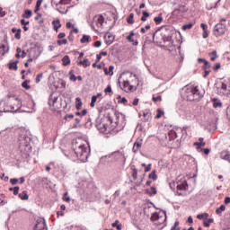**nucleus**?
Masks as SVG:
<instances>
[{
    "label": "nucleus",
    "mask_w": 230,
    "mask_h": 230,
    "mask_svg": "<svg viewBox=\"0 0 230 230\" xmlns=\"http://www.w3.org/2000/svg\"><path fill=\"white\" fill-rule=\"evenodd\" d=\"M73 148L78 159L83 163H85L89 157V152H91V149H89V144L79 138L74 141Z\"/></svg>",
    "instance_id": "f257e3e1"
},
{
    "label": "nucleus",
    "mask_w": 230,
    "mask_h": 230,
    "mask_svg": "<svg viewBox=\"0 0 230 230\" xmlns=\"http://www.w3.org/2000/svg\"><path fill=\"white\" fill-rule=\"evenodd\" d=\"M183 96L188 102H195L204 96V91L199 90L197 86L190 85L186 88Z\"/></svg>",
    "instance_id": "f03ea898"
},
{
    "label": "nucleus",
    "mask_w": 230,
    "mask_h": 230,
    "mask_svg": "<svg viewBox=\"0 0 230 230\" xmlns=\"http://www.w3.org/2000/svg\"><path fill=\"white\" fill-rule=\"evenodd\" d=\"M42 51H44L42 47L39 43H35L29 50V57H31V58L37 59L39 57H40Z\"/></svg>",
    "instance_id": "7ed1b4c3"
},
{
    "label": "nucleus",
    "mask_w": 230,
    "mask_h": 230,
    "mask_svg": "<svg viewBox=\"0 0 230 230\" xmlns=\"http://www.w3.org/2000/svg\"><path fill=\"white\" fill-rule=\"evenodd\" d=\"M215 89L217 94L224 96V94H227V84L224 81H219L215 84Z\"/></svg>",
    "instance_id": "20e7f679"
},
{
    "label": "nucleus",
    "mask_w": 230,
    "mask_h": 230,
    "mask_svg": "<svg viewBox=\"0 0 230 230\" xmlns=\"http://www.w3.org/2000/svg\"><path fill=\"white\" fill-rule=\"evenodd\" d=\"M226 31L227 27L226 24L219 22L214 27V35H216V37H220V35H224Z\"/></svg>",
    "instance_id": "39448f33"
},
{
    "label": "nucleus",
    "mask_w": 230,
    "mask_h": 230,
    "mask_svg": "<svg viewBox=\"0 0 230 230\" xmlns=\"http://www.w3.org/2000/svg\"><path fill=\"white\" fill-rule=\"evenodd\" d=\"M105 157H109V159H114L115 161H121V159H124V161H127V158H125V153L121 151H115L111 155H106Z\"/></svg>",
    "instance_id": "423d86ee"
},
{
    "label": "nucleus",
    "mask_w": 230,
    "mask_h": 230,
    "mask_svg": "<svg viewBox=\"0 0 230 230\" xmlns=\"http://www.w3.org/2000/svg\"><path fill=\"white\" fill-rule=\"evenodd\" d=\"M34 230H48V226H46V219L39 217L36 220Z\"/></svg>",
    "instance_id": "0eeeda50"
},
{
    "label": "nucleus",
    "mask_w": 230,
    "mask_h": 230,
    "mask_svg": "<svg viewBox=\"0 0 230 230\" xmlns=\"http://www.w3.org/2000/svg\"><path fill=\"white\" fill-rule=\"evenodd\" d=\"M141 146H143V138H137L133 146L134 154H137L141 150Z\"/></svg>",
    "instance_id": "6e6552de"
},
{
    "label": "nucleus",
    "mask_w": 230,
    "mask_h": 230,
    "mask_svg": "<svg viewBox=\"0 0 230 230\" xmlns=\"http://www.w3.org/2000/svg\"><path fill=\"white\" fill-rule=\"evenodd\" d=\"M93 22L96 27L102 29L103 28V22H105V19L103 16H95L93 19Z\"/></svg>",
    "instance_id": "1a4fd4ad"
},
{
    "label": "nucleus",
    "mask_w": 230,
    "mask_h": 230,
    "mask_svg": "<svg viewBox=\"0 0 230 230\" xmlns=\"http://www.w3.org/2000/svg\"><path fill=\"white\" fill-rule=\"evenodd\" d=\"M104 40L105 43L108 46H111V44H112V42H114V35H112L111 33L108 32L104 35Z\"/></svg>",
    "instance_id": "9d476101"
},
{
    "label": "nucleus",
    "mask_w": 230,
    "mask_h": 230,
    "mask_svg": "<svg viewBox=\"0 0 230 230\" xmlns=\"http://www.w3.org/2000/svg\"><path fill=\"white\" fill-rule=\"evenodd\" d=\"M134 89V85L130 84L128 80L123 81V91L128 93V91H132Z\"/></svg>",
    "instance_id": "9b49d317"
},
{
    "label": "nucleus",
    "mask_w": 230,
    "mask_h": 230,
    "mask_svg": "<svg viewBox=\"0 0 230 230\" xmlns=\"http://www.w3.org/2000/svg\"><path fill=\"white\" fill-rule=\"evenodd\" d=\"M156 44H163V42H166V37L163 35V32L155 36V41Z\"/></svg>",
    "instance_id": "f8f14e48"
},
{
    "label": "nucleus",
    "mask_w": 230,
    "mask_h": 230,
    "mask_svg": "<svg viewBox=\"0 0 230 230\" xmlns=\"http://www.w3.org/2000/svg\"><path fill=\"white\" fill-rule=\"evenodd\" d=\"M16 58H26V51L22 50L21 48H17L16 49V55H15Z\"/></svg>",
    "instance_id": "ddd939ff"
},
{
    "label": "nucleus",
    "mask_w": 230,
    "mask_h": 230,
    "mask_svg": "<svg viewBox=\"0 0 230 230\" xmlns=\"http://www.w3.org/2000/svg\"><path fill=\"white\" fill-rule=\"evenodd\" d=\"M220 157L225 161H228L230 163V152L229 151H222L220 154Z\"/></svg>",
    "instance_id": "4468645a"
},
{
    "label": "nucleus",
    "mask_w": 230,
    "mask_h": 230,
    "mask_svg": "<svg viewBox=\"0 0 230 230\" xmlns=\"http://www.w3.org/2000/svg\"><path fill=\"white\" fill-rule=\"evenodd\" d=\"M52 24H53V30H54L55 31H58V29H59V28H62V23H60V21H59L58 19L54 20V21L52 22Z\"/></svg>",
    "instance_id": "2eb2a0df"
},
{
    "label": "nucleus",
    "mask_w": 230,
    "mask_h": 230,
    "mask_svg": "<svg viewBox=\"0 0 230 230\" xmlns=\"http://www.w3.org/2000/svg\"><path fill=\"white\" fill-rule=\"evenodd\" d=\"M177 190H179L180 191H184L186 190H188V183H186V181H184L183 182L178 184L176 186Z\"/></svg>",
    "instance_id": "dca6fc26"
},
{
    "label": "nucleus",
    "mask_w": 230,
    "mask_h": 230,
    "mask_svg": "<svg viewBox=\"0 0 230 230\" xmlns=\"http://www.w3.org/2000/svg\"><path fill=\"white\" fill-rule=\"evenodd\" d=\"M152 119V113L146 111L143 113L142 121H150Z\"/></svg>",
    "instance_id": "f3484780"
},
{
    "label": "nucleus",
    "mask_w": 230,
    "mask_h": 230,
    "mask_svg": "<svg viewBox=\"0 0 230 230\" xmlns=\"http://www.w3.org/2000/svg\"><path fill=\"white\" fill-rule=\"evenodd\" d=\"M212 102H213L214 109H218V108L222 107V102H220V100H218V99H212Z\"/></svg>",
    "instance_id": "a211bd4d"
},
{
    "label": "nucleus",
    "mask_w": 230,
    "mask_h": 230,
    "mask_svg": "<svg viewBox=\"0 0 230 230\" xmlns=\"http://www.w3.org/2000/svg\"><path fill=\"white\" fill-rule=\"evenodd\" d=\"M78 66H83L84 67H89L91 66V62L88 58H84L83 61L78 62Z\"/></svg>",
    "instance_id": "6ab92c4d"
},
{
    "label": "nucleus",
    "mask_w": 230,
    "mask_h": 230,
    "mask_svg": "<svg viewBox=\"0 0 230 230\" xmlns=\"http://www.w3.org/2000/svg\"><path fill=\"white\" fill-rule=\"evenodd\" d=\"M62 62H63V66H69V64H71V58H69V56H65L62 58Z\"/></svg>",
    "instance_id": "aec40b11"
},
{
    "label": "nucleus",
    "mask_w": 230,
    "mask_h": 230,
    "mask_svg": "<svg viewBox=\"0 0 230 230\" xmlns=\"http://www.w3.org/2000/svg\"><path fill=\"white\" fill-rule=\"evenodd\" d=\"M75 102V108L77 109V111H80V109H82V105H84V103L82 102V99L80 97H76Z\"/></svg>",
    "instance_id": "412c9836"
},
{
    "label": "nucleus",
    "mask_w": 230,
    "mask_h": 230,
    "mask_svg": "<svg viewBox=\"0 0 230 230\" xmlns=\"http://www.w3.org/2000/svg\"><path fill=\"white\" fill-rule=\"evenodd\" d=\"M58 97H55L52 101V107L54 111H57V109H60V106L58 105Z\"/></svg>",
    "instance_id": "4be33fe9"
},
{
    "label": "nucleus",
    "mask_w": 230,
    "mask_h": 230,
    "mask_svg": "<svg viewBox=\"0 0 230 230\" xmlns=\"http://www.w3.org/2000/svg\"><path fill=\"white\" fill-rule=\"evenodd\" d=\"M19 197L22 200H28L29 196H28V191L24 190L22 193L19 194Z\"/></svg>",
    "instance_id": "5701e85b"
},
{
    "label": "nucleus",
    "mask_w": 230,
    "mask_h": 230,
    "mask_svg": "<svg viewBox=\"0 0 230 230\" xmlns=\"http://www.w3.org/2000/svg\"><path fill=\"white\" fill-rule=\"evenodd\" d=\"M147 195H150L152 197V195H157V189H155V187H151L150 190H146Z\"/></svg>",
    "instance_id": "b1692460"
},
{
    "label": "nucleus",
    "mask_w": 230,
    "mask_h": 230,
    "mask_svg": "<svg viewBox=\"0 0 230 230\" xmlns=\"http://www.w3.org/2000/svg\"><path fill=\"white\" fill-rule=\"evenodd\" d=\"M18 63H19V61H14V62L9 63V69L17 71V64Z\"/></svg>",
    "instance_id": "393cba45"
},
{
    "label": "nucleus",
    "mask_w": 230,
    "mask_h": 230,
    "mask_svg": "<svg viewBox=\"0 0 230 230\" xmlns=\"http://www.w3.org/2000/svg\"><path fill=\"white\" fill-rule=\"evenodd\" d=\"M90 41H91V36L89 35H84L80 40L81 44H85V42H90Z\"/></svg>",
    "instance_id": "a878e982"
},
{
    "label": "nucleus",
    "mask_w": 230,
    "mask_h": 230,
    "mask_svg": "<svg viewBox=\"0 0 230 230\" xmlns=\"http://www.w3.org/2000/svg\"><path fill=\"white\" fill-rule=\"evenodd\" d=\"M165 137H169L170 140L172 139H176L177 137V133L175 131H170L168 133V136H165Z\"/></svg>",
    "instance_id": "bb28decb"
},
{
    "label": "nucleus",
    "mask_w": 230,
    "mask_h": 230,
    "mask_svg": "<svg viewBox=\"0 0 230 230\" xmlns=\"http://www.w3.org/2000/svg\"><path fill=\"white\" fill-rule=\"evenodd\" d=\"M155 24H161L163 22V13H160L158 16L154 18Z\"/></svg>",
    "instance_id": "cd10ccee"
},
{
    "label": "nucleus",
    "mask_w": 230,
    "mask_h": 230,
    "mask_svg": "<svg viewBox=\"0 0 230 230\" xmlns=\"http://www.w3.org/2000/svg\"><path fill=\"white\" fill-rule=\"evenodd\" d=\"M111 226L116 227L118 230H121L122 227L121 224H119V220H115V222L111 224Z\"/></svg>",
    "instance_id": "c85d7f7f"
},
{
    "label": "nucleus",
    "mask_w": 230,
    "mask_h": 230,
    "mask_svg": "<svg viewBox=\"0 0 230 230\" xmlns=\"http://www.w3.org/2000/svg\"><path fill=\"white\" fill-rule=\"evenodd\" d=\"M31 15H33V12H31V10H25V13L22 15V17H24L25 19H30Z\"/></svg>",
    "instance_id": "c756f323"
},
{
    "label": "nucleus",
    "mask_w": 230,
    "mask_h": 230,
    "mask_svg": "<svg viewBox=\"0 0 230 230\" xmlns=\"http://www.w3.org/2000/svg\"><path fill=\"white\" fill-rule=\"evenodd\" d=\"M222 211H226V205H221L216 209L217 215H222Z\"/></svg>",
    "instance_id": "7c9ffc66"
},
{
    "label": "nucleus",
    "mask_w": 230,
    "mask_h": 230,
    "mask_svg": "<svg viewBox=\"0 0 230 230\" xmlns=\"http://www.w3.org/2000/svg\"><path fill=\"white\" fill-rule=\"evenodd\" d=\"M147 17H150V13H148L146 11H143L141 21H143V22H145V21H146Z\"/></svg>",
    "instance_id": "2f4dec72"
},
{
    "label": "nucleus",
    "mask_w": 230,
    "mask_h": 230,
    "mask_svg": "<svg viewBox=\"0 0 230 230\" xmlns=\"http://www.w3.org/2000/svg\"><path fill=\"white\" fill-rule=\"evenodd\" d=\"M69 76V80L71 82H75L76 80V75H75V70H70Z\"/></svg>",
    "instance_id": "473e14b6"
},
{
    "label": "nucleus",
    "mask_w": 230,
    "mask_h": 230,
    "mask_svg": "<svg viewBox=\"0 0 230 230\" xmlns=\"http://www.w3.org/2000/svg\"><path fill=\"white\" fill-rule=\"evenodd\" d=\"M194 146H197L198 150H200V148L206 146V142H196Z\"/></svg>",
    "instance_id": "72a5a7b5"
},
{
    "label": "nucleus",
    "mask_w": 230,
    "mask_h": 230,
    "mask_svg": "<svg viewBox=\"0 0 230 230\" xmlns=\"http://www.w3.org/2000/svg\"><path fill=\"white\" fill-rule=\"evenodd\" d=\"M161 218V217H159V214L158 213H154L152 216H151V220L152 222H157V220H159Z\"/></svg>",
    "instance_id": "f704fd0d"
},
{
    "label": "nucleus",
    "mask_w": 230,
    "mask_h": 230,
    "mask_svg": "<svg viewBox=\"0 0 230 230\" xmlns=\"http://www.w3.org/2000/svg\"><path fill=\"white\" fill-rule=\"evenodd\" d=\"M127 22H128V24H134V13H131L129 14V16L128 17Z\"/></svg>",
    "instance_id": "c9c22d12"
},
{
    "label": "nucleus",
    "mask_w": 230,
    "mask_h": 230,
    "mask_svg": "<svg viewBox=\"0 0 230 230\" xmlns=\"http://www.w3.org/2000/svg\"><path fill=\"white\" fill-rule=\"evenodd\" d=\"M149 179H152L153 181H157V174L155 170L152 171V172L149 174Z\"/></svg>",
    "instance_id": "e433bc0d"
},
{
    "label": "nucleus",
    "mask_w": 230,
    "mask_h": 230,
    "mask_svg": "<svg viewBox=\"0 0 230 230\" xmlns=\"http://www.w3.org/2000/svg\"><path fill=\"white\" fill-rule=\"evenodd\" d=\"M96 102H98V96L93 95V96L92 97V102H91V103H90V106H91V107H94Z\"/></svg>",
    "instance_id": "4c0bfd02"
},
{
    "label": "nucleus",
    "mask_w": 230,
    "mask_h": 230,
    "mask_svg": "<svg viewBox=\"0 0 230 230\" xmlns=\"http://www.w3.org/2000/svg\"><path fill=\"white\" fill-rule=\"evenodd\" d=\"M163 116H164V111L158 109L157 110V114L155 116L156 119H159L160 118H163Z\"/></svg>",
    "instance_id": "58836bf2"
},
{
    "label": "nucleus",
    "mask_w": 230,
    "mask_h": 230,
    "mask_svg": "<svg viewBox=\"0 0 230 230\" xmlns=\"http://www.w3.org/2000/svg\"><path fill=\"white\" fill-rule=\"evenodd\" d=\"M208 217H209V214L204 213V214H199V215L197 216V218H199V220H202V219H204V218H208Z\"/></svg>",
    "instance_id": "ea45409f"
},
{
    "label": "nucleus",
    "mask_w": 230,
    "mask_h": 230,
    "mask_svg": "<svg viewBox=\"0 0 230 230\" xmlns=\"http://www.w3.org/2000/svg\"><path fill=\"white\" fill-rule=\"evenodd\" d=\"M193 28V23H188L185 24L181 27V30L186 31V30H191Z\"/></svg>",
    "instance_id": "a19ab883"
},
{
    "label": "nucleus",
    "mask_w": 230,
    "mask_h": 230,
    "mask_svg": "<svg viewBox=\"0 0 230 230\" xmlns=\"http://www.w3.org/2000/svg\"><path fill=\"white\" fill-rule=\"evenodd\" d=\"M203 69H204V71H206L208 69H211V64L208 63V60L204 62Z\"/></svg>",
    "instance_id": "79ce46f5"
},
{
    "label": "nucleus",
    "mask_w": 230,
    "mask_h": 230,
    "mask_svg": "<svg viewBox=\"0 0 230 230\" xmlns=\"http://www.w3.org/2000/svg\"><path fill=\"white\" fill-rule=\"evenodd\" d=\"M213 222H214V219H213V218L208 219L207 221L204 222L205 227H209V226H210L211 224H213Z\"/></svg>",
    "instance_id": "37998d69"
},
{
    "label": "nucleus",
    "mask_w": 230,
    "mask_h": 230,
    "mask_svg": "<svg viewBox=\"0 0 230 230\" xmlns=\"http://www.w3.org/2000/svg\"><path fill=\"white\" fill-rule=\"evenodd\" d=\"M67 192H65L63 195V200H65V202H71V198L69 196H67Z\"/></svg>",
    "instance_id": "c03bdc74"
},
{
    "label": "nucleus",
    "mask_w": 230,
    "mask_h": 230,
    "mask_svg": "<svg viewBox=\"0 0 230 230\" xmlns=\"http://www.w3.org/2000/svg\"><path fill=\"white\" fill-rule=\"evenodd\" d=\"M172 30H173V28L170 25L162 27V31H172Z\"/></svg>",
    "instance_id": "a18cd8bd"
},
{
    "label": "nucleus",
    "mask_w": 230,
    "mask_h": 230,
    "mask_svg": "<svg viewBox=\"0 0 230 230\" xmlns=\"http://www.w3.org/2000/svg\"><path fill=\"white\" fill-rule=\"evenodd\" d=\"M21 29L17 30V32L14 34V39H16L17 40H21Z\"/></svg>",
    "instance_id": "49530a36"
},
{
    "label": "nucleus",
    "mask_w": 230,
    "mask_h": 230,
    "mask_svg": "<svg viewBox=\"0 0 230 230\" xmlns=\"http://www.w3.org/2000/svg\"><path fill=\"white\" fill-rule=\"evenodd\" d=\"M57 42H58V46H64V45L67 44V40H66V39L58 40Z\"/></svg>",
    "instance_id": "de8ad7c7"
},
{
    "label": "nucleus",
    "mask_w": 230,
    "mask_h": 230,
    "mask_svg": "<svg viewBox=\"0 0 230 230\" xmlns=\"http://www.w3.org/2000/svg\"><path fill=\"white\" fill-rule=\"evenodd\" d=\"M1 49L3 50L2 55H4V53H8V49L6 48V46L4 45L0 46V50Z\"/></svg>",
    "instance_id": "09e8293b"
},
{
    "label": "nucleus",
    "mask_w": 230,
    "mask_h": 230,
    "mask_svg": "<svg viewBox=\"0 0 230 230\" xmlns=\"http://www.w3.org/2000/svg\"><path fill=\"white\" fill-rule=\"evenodd\" d=\"M42 76H43L42 73L37 75V76H36V84H39L40 82V78H42Z\"/></svg>",
    "instance_id": "8fccbe9b"
},
{
    "label": "nucleus",
    "mask_w": 230,
    "mask_h": 230,
    "mask_svg": "<svg viewBox=\"0 0 230 230\" xmlns=\"http://www.w3.org/2000/svg\"><path fill=\"white\" fill-rule=\"evenodd\" d=\"M66 26L68 30H70V28H75V24H73L71 22H67Z\"/></svg>",
    "instance_id": "3c124183"
},
{
    "label": "nucleus",
    "mask_w": 230,
    "mask_h": 230,
    "mask_svg": "<svg viewBox=\"0 0 230 230\" xmlns=\"http://www.w3.org/2000/svg\"><path fill=\"white\" fill-rule=\"evenodd\" d=\"M19 190H20L19 186L14 187L13 190V195H19Z\"/></svg>",
    "instance_id": "603ef678"
},
{
    "label": "nucleus",
    "mask_w": 230,
    "mask_h": 230,
    "mask_svg": "<svg viewBox=\"0 0 230 230\" xmlns=\"http://www.w3.org/2000/svg\"><path fill=\"white\" fill-rule=\"evenodd\" d=\"M162 100H163V98L161 97V95L153 97V102H161Z\"/></svg>",
    "instance_id": "864d4df0"
},
{
    "label": "nucleus",
    "mask_w": 230,
    "mask_h": 230,
    "mask_svg": "<svg viewBox=\"0 0 230 230\" xmlns=\"http://www.w3.org/2000/svg\"><path fill=\"white\" fill-rule=\"evenodd\" d=\"M11 184L15 185L17 182H19V180L17 178H13L10 180Z\"/></svg>",
    "instance_id": "5fc2aeb1"
},
{
    "label": "nucleus",
    "mask_w": 230,
    "mask_h": 230,
    "mask_svg": "<svg viewBox=\"0 0 230 230\" xmlns=\"http://www.w3.org/2000/svg\"><path fill=\"white\" fill-rule=\"evenodd\" d=\"M220 67H222L220 63H217L216 66L213 67V69H214V71H218V69H220Z\"/></svg>",
    "instance_id": "6e6d98bb"
},
{
    "label": "nucleus",
    "mask_w": 230,
    "mask_h": 230,
    "mask_svg": "<svg viewBox=\"0 0 230 230\" xmlns=\"http://www.w3.org/2000/svg\"><path fill=\"white\" fill-rule=\"evenodd\" d=\"M112 71H114V66H110L109 73H110L111 76H112V75H114V72H112Z\"/></svg>",
    "instance_id": "4d7b16f0"
},
{
    "label": "nucleus",
    "mask_w": 230,
    "mask_h": 230,
    "mask_svg": "<svg viewBox=\"0 0 230 230\" xmlns=\"http://www.w3.org/2000/svg\"><path fill=\"white\" fill-rule=\"evenodd\" d=\"M104 93H112V88L111 87V85H108V86L104 89Z\"/></svg>",
    "instance_id": "13d9d810"
},
{
    "label": "nucleus",
    "mask_w": 230,
    "mask_h": 230,
    "mask_svg": "<svg viewBox=\"0 0 230 230\" xmlns=\"http://www.w3.org/2000/svg\"><path fill=\"white\" fill-rule=\"evenodd\" d=\"M209 37V32L208 31H203V39H208Z\"/></svg>",
    "instance_id": "bf43d9fd"
},
{
    "label": "nucleus",
    "mask_w": 230,
    "mask_h": 230,
    "mask_svg": "<svg viewBox=\"0 0 230 230\" xmlns=\"http://www.w3.org/2000/svg\"><path fill=\"white\" fill-rule=\"evenodd\" d=\"M22 86L24 89H30V85H28V82H26V81L22 84Z\"/></svg>",
    "instance_id": "052dcab7"
},
{
    "label": "nucleus",
    "mask_w": 230,
    "mask_h": 230,
    "mask_svg": "<svg viewBox=\"0 0 230 230\" xmlns=\"http://www.w3.org/2000/svg\"><path fill=\"white\" fill-rule=\"evenodd\" d=\"M200 26H201L203 31H208V25L206 23H201Z\"/></svg>",
    "instance_id": "680f3d73"
},
{
    "label": "nucleus",
    "mask_w": 230,
    "mask_h": 230,
    "mask_svg": "<svg viewBox=\"0 0 230 230\" xmlns=\"http://www.w3.org/2000/svg\"><path fill=\"white\" fill-rule=\"evenodd\" d=\"M150 170H152V164H149L145 168V172L146 173V172H150Z\"/></svg>",
    "instance_id": "e2e57ef3"
},
{
    "label": "nucleus",
    "mask_w": 230,
    "mask_h": 230,
    "mask_svg": "<svg viewBox=\"0 0 230 230\" xmlns=\"http://www.w3.org/2000/svg\"><path fill=\"white\" fill-rule=\"evenodd\" d=\"M75 39V37L73 36V31H70V33L68 35V40H70L72 42V40Z\"/></svg>",
    "instance_id": "0e129e2a"
},
{
    "label": "nucleus",
    "mask_w": 230,
    "mask_h": 230,
    "mask_svg": "<svg viewBox=\"0 0 230 230\" xmlns=\"http://www.w3.org/2000/svg\"><path fill=\"white\" fill-rule=\"evenodd\" d=\"M66 37V34L64 32H60L58 35V39H64Z\"/></svg>",
    "instance_id": "69168bd1"
},
{
    "label": "nucleus",
    "mask_w": 230,
    "mask_h": 230,
    "mask_svg": "<svg viewBox=\"0 0 230 230\" xmlns=\"http://www.w3.org/2000/svg\"><path fill=\"white\" fill-rule=\"evenodd\" d=\"M178 226H179V221H175L174 226L172 227L171 230H175Z\"/></svg>",
    "instance_id": "338daca9"
},
{
    "label": "nucleus",
    "mask_w": 230,
    "mask_h": 230,
    "mask_svg": "<svg viewBox=\"0 0 230 230\" xmlns=\"http://www.w3.org/2000/svg\"><path fill=\"white\" fill-rule=\"evenodd\" d=\"M225 204H230V197L225 199Z\"/></svg>",
    "instance_id": "774afa93"
}]
</instances>
